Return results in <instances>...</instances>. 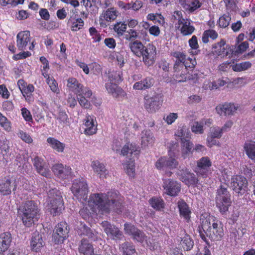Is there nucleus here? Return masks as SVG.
<instances>
[{
    "instance_id": "f257e3e1",
    "label": "nucleus",
    "mask_w": 255,
    "mask_h": 255,
    "mask_svg": "<svg viewBox=\"0 0 255 255\" xmlns=\"http://www.w3.org/2000/svg\"><path fill=\"white\" fill-rule=\"evenodd\" d=\"M85 206L80 210L79 214L82 218L87 220L97 210L108 213L113 210L118 213L123 211V200L117 191L108 192L107 194L96 193L90 195L87 202H84Z\"/></svg>"
},
{
    "instance_id": "f03ea898",
    "label": "nucleus",
    "mask_w": 255,
    "mask_h": 255,
    "mask_svg": "<svg viewBox=\"0 0 255 255\" xmlns=\"http://www.w3.org/2000/svg\"><path fill=\"white\" fill-rule=\"evenodd\" d=\"M199 233L202 240L208 242L207 237L211 241L220 240L223 235V229L221 223L214 216L209 217L203 221L201 228Z\"/></svg>"
},
{
    "instance_id": "7ed1b4c3",
    "label": "nucleus",
    "mask_w": 255,
    "mask_h": 255,
    "mask_svg": "<svg viewBox=\"0 0 255 255\" xmlns=\"http://www.w3.org/2000/svg\"><path fill=\"white\" fill-rule=\"evenodd\" d=\"M39 211L37 203L28 200L23 203L18 208V213L25 226L29 227L34 223Z\"/></svg>"
},
{
    "instance_id": "20e7f679",
    "label": "nucleus",
    "mask_w": 255,
    "mask_h": 255,
    "mask_svg": "<svg viewBox=\"0 0 255 255\" xmlns=\"http://www.w3.org/2000/svg\"><path fill=\"white\" fill-rule=\"evenodd\" d=\"M139 153V147L133 143H127L120 151L121 155L123 156H129L130 158L129 161H127L124 164L127 173L129 177H133L134 175V161L132 159V156H136Z\"/></svg>"
},
{
    "instance_id": "39448f33",
    "label": "nucleus",
    "mask_w": 255,
    "mask_h": 255,
    "mask_svg": "<svg viewBox=\"0 0 255 255\" xmlns=\"http://www.w3.org/2000/svg\"><path fill=\"white\" fill-rule=\"evenodd\" d=\"M232 203L231 194L227 188L221 185L217 190L216 196V206L220 213L226 217L229 208Z\"/></svg>"
},
{
    "instance_id": "423d86ee",
    "label": "nucleus",
    "mask_w": 255,
    "mask_h": 255,
    "mask_svg": "<svg viewBox=\"0 0 255 255\" xmlns=\"http://www.w3.org/2000/svg\"><path fill=\"white\" fill-rule=\"evenodd\" d=\"M48 200L46 209L53 216L61 212L63 209V203L60 193L55 188L50 190L48 193Z\"/></svg>"
},
{
    "instance_id": "0eeeda50",
    "label": "nucleus",
    "mask_w": 255,
    "mask_h": 255,
    "mask_svg": "<svg viewBox=\"0 0 255 255\" xmlns=\"http://www.w3.org/2000/svg\"><path fill=\"white\" fill-rule=\"evenodd\" d=\"M74 195L82 204L87 199L88 189L86 181L83 178L75 180L71 188Z\"/></svg>"
},
{
    "instance_id": "6e6552de",
    "label": "nucleus",
    "mask_w": 255,
    "mask_h": 255,
    "mask_svg": "<svg viewBox=\"0 0 255 255\" xmlns=\"http://www.w3.org/2000/svg\"><path fill=\"white\" fill-rule=\"evenodd\" d=\"M67 87L68 90L76 95H81L83 93L86 97H91L92 92L89 88L85 87L76 78H69L67 80Z\"/></svg>"
},
{
    "instance_id": "1a4fd4ad",
    "label": "nucleus",
    "mask_w": 255,
    "mask_h": 255,
    "mask_svg": "<svg viewBox=\"0 0 255 255\" xmlns=\"http://www.w3.org/2000/svg\"><path fill=\"white\" fill-rule=\"evenodd\" d=\"M193 72V70L186 69L184 66L173 68V78L178 83L194 80L197 78V74Z\"/></svg>"
},
{
    "instance_id": "9d476101",
    "label": "nucleus",
    "mask_w": 255,
    "mask_h": 255,
    "mask_svg": "<svg viewBox=\"0 0 255 255\" xmlns=\"http://www.w3.org/2000/svg\"><path fill=\"white\" fill-rule=\"evenodd\" d=\"M16 46L19 50H32L34 45L30 42V34L29 31L19 32L16 36Z\"/></svg>"
},
{
    "instance_id": "9b49d317",
    "label": "nucleus",
    "mask_w": 255,
    "mask_h": 255,
    "mask_svg": "<svg viewBox=\"0 0 255 255\" xmlns=\"http://www.w3.org/2000/svg\"><path fill=\"white\" fill-rule=\"evenodd\" d=\"M163 101L162 96L160 94L152 97L146 96L144 98L145 108L149 112H155L160 108Z\"/></svg>"
},
{
    "instance_id": "f8f14e48",
    "label": "nucleus",
    "mask_w": 255,
    "mask_h": 255,
    "mask_svg": "<svg viewBox=\"0 0 255 255\" xmlns=\"http://www.w3.org/2000/svg\"><path fill=\"white\" fill-rule=\"evenodd\" d=\"M104 231L111 239L115 240H121L123 237L122 232L115 225L105 221L101 224Z\"/></svg>"
},
{
    "instance_id": "ddd939ff",
    "label": "nucleus",
    "mask_w": 255,
    "mask_h": 255,
    "mask_svg": "<svg viewBox=\"0 0 255 255\" xmlns=\"http://www.w3.org/2000/svg\"><path fill=\"white\" fill-rule=\"evenodd\" d=\"M66 222H60L55 228L53 239L55 244H60L68 237L69 230Z\"/></svg>"
},
{
    "instance_id": "4468645a",
    "label": "nucleus",
    "mask_w": 255,
    "mask_h": 255,
    "mask_svg": "<svg viewBox=\"0 0 255 255\" xmlns=\"http://www.w3.org/2000/svg\"><path fill=\"white\" fill-rule=\"evenodd\" d=\"M231 185L236 193L242 194L246 191L248 181L246 178L242 175H234L231 178Z\"/></svg>"
},
{
    "instance_id": "2eb2a0df",
    "label": "nucleus",
    "mask_w": 255,
    "mask_h": 255,
    "mask_svg": "<svg viewBox=\"0 0 255 255\" xmlns=\"http://www.w3.org/2000/svg\"><path fill=\"white\" fill-rule=\"evenodd\" d=\"M169 157H161L158 159L155 163L156 167L160 170H164L165 169H173L177 168L178 162L174 158L171 156L169 153Z\"/></svg>"
},
{
    "instance_id": "dca6fc26",
    "label": "nucleus",
    "mask_w": 255,
    "mask_h": 255,
    "mask_svg": "<svg viewBox=\"0 0 255 255\" xmlns=\"http://www.w3.org/2000/svg\"><path fill=\"white\" fill-rule=\"evenodd\" d=\"M197 174L202 177H207L211 173L210 169L212 165V162L208 157L204 156L201 158L197 161Z\"/></svg>"
},
{
    "instance_id": "f3484780",
    "label": "nucleus",
    "mask_w": 255,
    "mask_h": 255,
    "mask_svg": "<svg viewBox=\"0 0 255 255\" xmlns=\"http://www.w3.org/2000/svg\"><path fill=\"white\" fill-rule=\"evenodd\" d=\"M54 174L61 179L69 180L72 178L71 168L61 163H56L51 168Z\"/></svg>"
},
{
    "instance_id": "a211bd4d",
    "label": "nucleus",
    "mask_w": 255,
    "mask_h": 255,
    "mask_svg": "<svg viewBox=\"0 0 255 255\" xmlns=\"http://www.w3.org/2000/svg\"><path fill=\"white\" fill-rule=\"evenodd\" d=\"M156 55V47L153 45L149 44L145 47L142 52V61L145 65L150 66L154 63Z\"/></svg>"
},
{
    "instance_id": "6ab92c4d",
    "label": "nucleus",
    "mask_w": 255,
    "mask_h": 255,
    "mask_svg": "<svg viewBox=\"0 0 255 255\" xmlns=\"http://www.w3.org/2000/svg\"><path fill=\"white\" fill-rule=\"evenodd\" d=\"M163 187L165 193L170 196H177L181 190L180 184L171 179L164 180Z\"/></svg>"
},
{
    "instance_id": "aec40b11",
    "label": "nucleus",
    "mask_w": 255,
    "mask_h": 255,
    "mask_svg": "<svg viewBox=\"0 0 255 255\" xmlns=\"http://www.w3.org/2000/svg\"><path fill=\"white\" fill-rule=\"evenodd\" d=\"M17 186L16 180L12 182L9 178L5 177L0 180V193L3 196L10 195L12 191L16 190Z\"/></svg>"
},
{
    "instance_id": "412c9836",
    "label": "nucleus",
    "mask_w": 255,
    "mask_h": 255,
    "mask_svg": "<svg viewBox=\"0 0 255 255\" xmlns=\"http://www.w3.org/2000/svg\"><path fill=\"white\" fill-rule=\"evenodd\" d=\"M177 174L179 177V179L188 186L195 185L198 182V180L195 175L191 173L186 168H181L180 167V169Z\"/></svg>"
},
{
    "instance_id": "4be33fe9",
    "label": "nucleus",
    "mask_w": 255,
    "mask_h": 255,
    "mask_svg": "<svg viewBox=\"0 0 255 255\" xmlns=\"http://www.w3.org/2000/svg\"><path fill=\"white\" fill-rule=\"evenodd\" d=\"M216 111L220 115L232 116L235 114L238 109V106L232 103H225L216 107Z\"/></svg>"
},
{
    "instance_id": "5701e85b",
    "label": "nucleus",
    "mask_w": 255,
    "mask_h": 255,
    "mask_svg": "<svg viewBox=\"0 0 255 255\" xmlns=\"http://www.w3.org/2000/svg\"><path fill=\"white\" fill-rule=\"evenodd\" d=\"M84 126L85 127L84 133L86 134L90 135L96 133L97 123L94 116L89 115L86 116Z\"/></svg>"
},
{
    "instance_id": "b1692460",
    "label": "nucleus",
    "mask_w": 255,
    "mask_h": 255,
    "mask_svg": "<svg viewBox=\"0 0 255 255\" xmlns=\"http://www.w3.org/2000/svg\"><path fill=\"white\" fill-rule=\"evenodd\" d=\"M12 241L10 232H5L0 234V254L2 255L9 248Z\"/></svg>"
},
{
    "instance_id": "393cba45",
    "label": "nucleus",
    "mask_w": 255,
    "mask_h": 255,
    "mask_svg": "<svg viewBox=\"0 0 255 255\" xmlns=\"http://www.w3.org/2000/svg\"><path fill=\"white\" fill-rule=\"evenodd\" d=\"M105 87L108 93L115 98H122L126 96L124 91L117 86V83L108 82L105 84Z\"/></svg>"
},
{
    "instance_id": "a878e982",
    "label": "nucleus",
    "mask_w": 255,
    "mask_h": 255,
    "mask_svg": "<svg viewBox=\"0 0 255 255\" xmlns=\"http://www.w3.org/2000/svg\"><path fill=\"white\" fill-rule=\"evenodd\" d=\"M180 23L177 26L180 30L183 35H189L192 34L195 30L194 27L191 25V20L189 19L179 20Z\"/></svg>"
},
{
    "instance_id": "bb28decb",
    "label": "nucleus",
    "mask_w": 255,
    "mask_h": 255,
    "mask_svg": "<svg viewBox=\"0 0 255 255\" xmlns=\"http://www.w3.org/2000/svg\"><path fill=\"white\" fill-rule=\"evenodd\" d=\"M154 80L150 77H147L133 85V89L136 90H145L150 88L154 84Z\"/></svg>"
},
{
    "instance_id": "cd10ccee",
    "label": "nucleus",
    "mask_w": 255,
    "mask_h": 255,
    "mask_svg": "<svg viewBox=\"0 0 255 255\" xmlns=\"http://www.w3.org/2000/svg\"><path fill=\"white\" fill-rule=\"evenodd\" d=\"M78 233L80 235H85L91 241H96L98 239V233L88 228L85 224L80 223L78 228Z\"/></svg>"
},
{
    "instance_id": "c85d7f7f",
    "label": "nucleus",
    "mask_w": 255,
    "mask_h": 255,
    "mask_svg": "<svg viewBox=\"0 0 255 255\" xmlns=\"http://www.w3.org/2000/svg\"><path fill=\"white\" fill-rule=\"evenodd\" d=\"M44 245L41 235L38 232H34L32 236L30 246L32 250L37 252Z\"/></svg>"
},
{
    "instance_id": "c756f323",
    "label": "nucleus",
    "mask_w": 255,
    "mask_h": 255,
    "mask_svg": "<svg viewBox=\"0 0 255 255\" xmlns=\"http://www.w3.org/2000/svg\"><path fill=\"white\" fill-rule=\"evenodd\" d=\"M47 143L52 149L58 152H63L65 147V143L61 142L53 137H49L46 139Z\"/></svg>"
},
{
    "instance_id": "7c9ffc66",
    "label": "nucleus",
    "mask_w": 255,
    "mask_h": 255,
    "mask_svg": "<svg viewBox=\"0 0 255 255\" xmlns=\"http://www.w3.org/2000/svg\"><path fill=\"white\" fill-rule=\"evenodd\" d=\"M91 166L94 172L99 175L101 178H105L108 174V170L105 168V165L98 160L93 161Z\"/></svg>"
},
{
    "instance_id": "2f4dec72",
    "label": "nucleus",
    "mask_w": 255,
    "mask_h": 255,
    "mask_svg": "<svg viewBox=\"0 0 255 255\" xmlns=\"http://www.w3.org/2000/svg\"><path fill=\"white\" fill-rule=\"evenodd\" d=\"M78 249L79 252L84 255H92L94 253L93 246L85 239L81 240Z\"/></svg>"
},
{
    "instance_id": "473e14b6",
    "label": "nucleus",
    "mask_w": 255,
    "mask_h": 255,
    "mask_svg": "<svg viewBox=\"0 0 255 255\" xmlns=\"http://www.w3.org/2000/svg\"><path fill=\"white\" fill-rule=\"evenodd\" d=\"M154 141L153 133L150 130H144L141 133V143L143 146L152 145Z\"/></svg>"
},
{
    "instance_id": "72a5a7b5",
    "label": "nucleus",
    "mask_w": 255,
    "mask_h": 255,
    "mask_svg": "<svg viewBox=\"0 0 255 255\" xmlns=\"http://www.w3.org/2000/svg\"><path fill=\"white\" fill-rule=\"evenodd\" d=\"M244 149L248 157L255 162V141H246L244 145Z\"/></svg>"
},
{
    "instance_id": "f704fd0d",
    "label": "nucleus",
    "mask_w": 255,
    "mask_h": 255,
    "mask_svg": "<svg viewBox=\"0 0 255 255\" xmlns=\"http://www.w3.org/2000/svg\"><path fill=\"white\" fill-rule=\"evenodd\" d=\"M129 45L132 52L137 57L141 56L142 52L146 47L140 41L137 40L130 42Z\"/></svg>"
},
{
    "instance_id": "c9c22d12",
    "label": "nucleus",
    "mask_w": 255,
    "mask_h": 255,
    "mask_svg": "<svg viewBox=\"0 0 255 255\" xmlns=\"http://www.w3.org/2000/svg\"><path fill=\"white\" fill-rule=\"evenodd\" d=\"M178 207L180 214L187 221H189L190 218L191 211L188 205L183 200H180L178 202Z\"/></svg>"
},
{
    "instance_id": "e433bc0d",
    "label": "nucleus",
    "mask_w": 255,
    "mask_h": 255,
    "mask_svg": "<svg viewBox=\"0 0 255 255\" xmlns=\"http://www.w3.org/2000/svg\"><path fill=\"white\" fill-rule=\"evenodd\" d=\"M202 4L201 0H185L186 8L190 12L198 10Z\"/></svg>"
},
{
    "instance_id": "4c0bfd02",
    "label": "nucleus",
    "mask_w": 255,
    "mask_h": 255,
    "mask_svg": "<svg viewBox=\"0 0 255 255\" xmlns=\"http://www.w3.org/2000/svg\"><path fill=\"white\" fill-rule=\"evenodd\" d=\"M184 234V236L181 238V244L185 250H191L194 245L193 240L191 239L189 235H187L184 230H182L180 235H182Z\"/></svg>"
},
{
    "instance_id": "58836bf2",
    "label": "nucleus",
    "mask_w": 255,
    "mask_h": 255,
    "mask_svg": "<svg viewBox=\"0 0 255 255\" xmlns=\"http://www.w3.org/2000/svg\"><path fill=\"white\" fill-rule=\"evenodd\" d=\"M226 41L222 39L221 40L212 45V53L217 56L223 54L226 50Z\"/></svg>"
},
{
    "instance_id": "ea45409f",
    "label": "nucleus",
    "mask_w": 255,
    "mask_h": 255,
    "mask_svg": "<svg viewBox=\"0 0 255 255\" xmlns=\"http://www.w3.org/2000/svg\"><path fill=\"white\" fill-rule=\"evenodd\" d=\"M150 205L157 211H162L164 208V202L162 199L159 197H152L149 200Z\"/></svg>"
},
{
    "instance_id": "a19ab883",
    "label": "nucleus",
    "mask_w": 255,
    "mask_h": 255,
    "mask_svg": "<svg viewBox=\"0 0 255 255\" xmlns=\"http://www.w3.org/2000/svg\"><path fill=\"white\" fill-rule=\"evenodd\" d=\"M120 251L123 255H134L135 250L134 246L130 243L125 242L120 247Z\"/></svg>"
},
{
    "instance_id": "79ce46f5",
    "label": "nucleus",
    "mask_w": 255,
    "mask_h": 255,
    "mask_svg": "<svg viewBox=\"0 0 255 255\" xmlns=\"http://www.w3.org/2000/svg\"><path fill=\"white\" fill-rule=\"evenodd\" d=\"M172 56L176 58L173 68L184 66V63L187 58L186 55L184 53L176 51L173 53Z\"/></svg>"
},
{
    "instance_id": "37998d69",
    "label": "nucleus",
    "mask_w": 255,
    "mask_h": 255,
    "mask_svg": "<svg viewBox=\"0 0 255 255\" xmlns=\"http://www.w3.org/2000/svg\"><path fill=\"white\" fill-rule=\"evenodd\" d=\"M72 31H77L84 26V21L81 18L71 17L69 20Z\"/></svg>"
},
{
    "instance_id": "c03bdc74",
    "label": "nucleus",
    "mask_w": 255,
    "mask_h": 255,
    "mask_svg": "<svg viewBox=\"0 0 255 255\" xmlns=\"http://www.w3.org/2000/svg\"><path fill=\"white\" fill-rule=\"evenodd\" d=\"M118 14L119 12L115 8H110L104 12L103 17L104 20L110 22L116 19Z\"/></svg>"
},
{
    "instance_id": "a18cd8bd",
    "label": "nucleus",
    "mask_w": 255,
    "mask_h": 255,
    "mask_svg": "<svg viewBox=\"0 0 255 255\" xmlns=\"http://www.w3.org/2000/svg\"><path fill=\"white\" fill-rule=\"evenodd\" d=\"M127 29L125 21H118L114 25L113 30L119 37L123 36Z\"/></svg>"
},
{
    "instance_id": "49530a36",
    "label": "nucleus",
    "mask_w": 255,
    "mask_h": 255,
    "mask_svg": "<svg viewBox=\"0 0 255 255\" xmlns=\"http://www.w3.org/2000/svg\"><path fill=\"white\" fill-rule=\"evenodd\" d=\"M230 11H227V13L220 16L218 23L220 27L226 28L229 26L231 20V16L230 14Z\"/></svg>"
},
{
    "instance_id": "de8ad7c7",
    "label": "nucleus",
    "mask_w": 255,
    "mask_h": 255,
    "mask_svg": "<svg viewBox=\"0 0 255 255\" xmlns=\"http://www.w3.org/2000/svg\"><path fill=\"white\" fill-rule=\"evenodd\" d=\"M122 73L120 71H112L109 73V82L119 83L122 81Z\"/></svg>"
},
{
    "instance_id": "09e8293b",
    "label": "nucleus",
    "mask_w": 255,
    "mask_h": 255,
    "mask_svg": "<svg viewBox=\"0 0 255 255\" xmlns=\"http://www.w3.org/2000/svg\"><path fill=\"white\" fill-rule=\"evenodd\" d=\"M182 145V153L184 158L192 152V143L189 139L185 138L181 140Z\"/></svg>"
},
{
    "instance_id": "8fccbe9b",
    "label": "nucleus",
    "mask_w": 255,
    "mask_h": 255,
    "mask_svg": "<svg viewBox=\"0 0 255 255\" xmlns=\"http://www.w3.org/2000/svg\"><path fill=\"white\" fill-rule=\"evenodd\" d=\"M251 66L252 64L250 62L246 61L236 64H232V69L235 72H240L248 69Z\"/></svg>"
},
{
    "instance_id": "3c124183",
    "label": "nucleus",
    "mask_w": 255,
    "mask_h": 255,
    "mask_svg": "<svg viewBox=\"0 0 255 255\" xmlns=\"http://www.w3.org/2000/svg\"><path fill=\"white\" fill-rule=\"evenodd\" d=\"M125 38L128 41L133 42L135 41V39L139 38V35L137 30L134 29H129L128 30L126 31Z\"/></svg>"
},
{
    "instance_id": "603ef678",
    "label": "nucleus",
    "mask_w": 255,
    "mask_h": 255,
    "mask_svg": "<svg viewBox=\"0 0 255 255\" xmlns=\"http://www.w3.org/2000/svg\"><path fill=\"white\" fill-rule=\"evenodd\" d=\"M36 170L38 173L46 178H50L51 175L50 171L46 162L43 164V165H41L40 167L36 168Z\"/></svg>"
},
{
    "instance_id": "864d4df0",
    "label": "nucleus",
    "mask_w": 255,
    "mask_h": 255,
    "mask_svg": "<svg viewBox=\"0 0 255 255\" xmlns=\"http://www.w3.org/2000/svg\"><path fill=\"white\" fill-rule=\"evenodd\" d=\"M0 125L6 131H10L11 129V123L0 112Z\"/></svg>"
},
{
    "instance_id": "5fc2aeb1",
    "label": "nucleus",
    "mask_w": 255,
    "mask_h": 255,
    "mask_svg": "<svg viewBox=\"0 0 255 255\" xmlns=\"http://www.w3.org/2000/svg\"><path fill=\"white\" fill-rule=\"evenodd\" d=\"M46 83L53 93L56 94L60 93V90L58 87V83L53 77L47 78Z\"/></svg>"
},
{
    "instance_id": "6e6d98bb",
    "label": "nucleus",
    "mask_w": 255,
    "mask_h": 255,
    "mask_svg": "<svg viewBox=\"0 0 255 255\" xmlns=\"http://www.w3.org/2000/svg\"><path fill=\"white\" fill-rule=\"evenodd\" d=\"M56 119L59 121V124L63 126L69 124L68 117L65 112L60 111Z\"/></svg>"
},
{
    "instance_id": "4d7b16f0",
    "label": "nucleus",
    "mask_w": 255,
    "mask_h": 255,
    "mask_svg": "<svg viewBox=\"0 0 255 255\" xmlns=\"http://www.w3.org/2000/svg\"><path fill=\"white\" fill-rule=\"evenodd\" d=\"M204 123L200 122H195L191 127L192 131L195 134H202L204 132Z\"/></svg>"
},
{
    "instance_id": "13d9d810",
    "label": "nucleus",
    "mask_w": 255,
    "mask_h": 255,
    "mask_svg": "<svg viewBox=\"0 0 255 255\" xmlns=\"http://www.w3.org/2000/svg\"><path fill=\"white\" fill-rule=\"evenodd\" d=\"M223 131L219 127H213L210 128L208 135L216 138H219L222 136Z\"/></svg>"
},
{
    "instance_id": "bf43d9fd",
    "label": "nucleus",
    "mask_w": 255,
    "mask_h": 255,
    "mask_svg": "<svg viewBox=\"0 0 255 255\" xmlns=\"http://www.w3.org/2000/svg\"><path fill=\"white\" fill-rule=\"evenodd\" d=\"M138 229L131 224L125 223L124 225V231L126 234L131 236H133L137 232Z\"/></svg>"
},
{
    "instance_id": "052dcab7",
    "label": "nucleus",
    "mask_w": 255,
    "mask_h": 255,
    "mask_svg": "<svg viewBox=\"0 0 255 255\" xmlns=\"http://www.w3.org/2000/svg\"><path fill=\"white\" fill-rule=\"evenodd\" d=\"M17 134L18 137L27 143L29 144L33 141V139L30 135L22 130H18Z\"/></svg>"
},
{
    "instance_id": "680f3d73",
    "label": "nucleus",
    "mask_w": 255,
    "mask_h": 255,
    "mask_svg": "<svg viewBox=\"0 0 255 255\" xmlns=\"http://www.w3.org/2000/svg\"><path fill=\"white\" fill-rule=\"evenodd\" d=\"M77 96V100L80 106L85 109H88L90 107V103L87 100L86 97L83 93H81V95Z\"/></svg>"
},
{
    "instance_id": "e2e57ef3",
    "label": "nucleus",
    "mask_w": 255,
    "mask_h": 255,
    "mask_svg": "<svg viewBox=\"0 0 255 255\" xmlns=\"http://www.w3.org/2000/svg\"><path fill=\"white\" fill-rule=\"evenodd\" d=\"M178 117V114L175 113H170L164 115L163 120L168 125H171Z\"/></svg>"
},
{
    "instance_id": "0e129e2a",
    "label": "nucleus",
    "mask_w": 255,
    "mask_h": 255,
    "mask_svg": "<svg viewBox=\"0 0 255 255\" xmlns=\"http://www.w3.org/2000/svg\"><path fill=\"white\" fill-rule=\"evenodd\" d=\"M90 36L93 39L94 42H99L101 40V35L96 28L94 27H90L89 29Z\"/></svg>"
},
{
    "instance_id": "69168bd1",
    "label": "nucleus",
    "mask_w": 255,
    "mask_h": 255,
    "mask_svg": "<svg viewBox=\"0 0 255 255\" xmlns=\"http://www.w3.org/2000/svg\"><path fill=\"white\" fill-rule=\"evenodd\" d=\"M187 129L185 127L179 128L176 132L175 135L176 136L180 137L181 140L185 138H188L189 136V132L186 131Z\"/></svg>"
},
{
    "instance_id": "338daca9",
    "label": "nucleus",
    "mask_w": 255,
    "mask_h": 255,
    "mask_svg": "<svg viewBox=\"0 0 255 255\" xmlns=\"http://www.w3.org/2000/svg\"><path fill=\"white\" fill-rule=\"evenodd\" d=\"M196 65V61L195 58L192 57V58H187L185 61V62L184 63L183 65L186 68V69L192 70V68H193Z\"/></svg>"
},
{
    "instance_id": "774afa93",
    "label": "nucleus",
    "mask_w": 255,
    "mask_h": 255,
    "mask_svg": "<svg viewBox=\"0 0 255 255\" xmlns=\"http://www.w3.org/2000/svg\"><path fill=\"white\" fill-rule=\"evenodd\" d=\"M146 236L144 233L139 229L137 230V232H136L132 237L133 240L140 243H142L146 240Z\"/></svg>"
}]
</instances>
